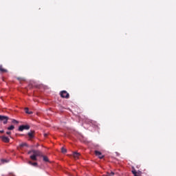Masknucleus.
Instances as JSON below:
<instances>
[{
  "mask_svg": "<svg viewBox=\"0 0 176 176\" xmlns=\"http://www.w3.org/2000/svg\"><path fill=\"white\" fill-rule=\"evenodd\" d=\"M33 153V155H30V159H32V160H37L36 157L37 156H40L42 157L43 156V153L41 151H38V150H32V151H29L28 153Z\"/></svg>",
  "mask_w": 176,
  "mask_h": 176,
  "instance_id": "1",
  "label": "nucleus"
},
{
  "mask_svg": "<svg viewBox=\"0 0 176 176\" xmlns=\"http://www.w3.org/2000/svg\"><path fill=\"white\" fill-rule=\"evenodd\" d=\"M60 96L63 98H66V99L69 98V94L67 93V91H60Z\"/></svg>",
  "mask_w": 176,
  "mask_h": 176,
  "instance_id": "2",
  "label": "nucleus"
},
{
  "mask_svg": "<svg viewBox=\"0 0 176 176\" xmlns=\"http://www.w3.org/2000/svg\"><path fill=\"white\" fill-rule=\"evenodd\" d=\"M30 126L29 125H21L18 128L19 131H23V130H30Z\"/></svg>",
  "mask_w": 176,
  "mask_h": 176,
  "instance_id": "3",
  "label": "nucleus"
},
{
  "mask_svg": "<svg viewBox=\"0 0 176 176\" xmlns=\"http://www.w3.org/2000/svg\"><path fill=\"white\" fill-rule=\"evenodd\" d=\"M8 120H9V117L8 116L0 115V121H3V123L5 124L8 123Z\"/></svg>",
  "mask_w": 176,
  "mask_h": 176,
  "instance_id": "4",
  "label": "nucleus"
},
{
  "mask_svg": "<svg viewBox=\"0 0 176 176\" xmlns=\"http://www.w3.org/2000/svg\"><path fill=\"white\" fill-rule=\"evenodd\" d=\"M35 131H30L29 133H28V136H29V139L32 140L35 137Z\"/></svg>",
  "mask_w": 176,
  "mask_h": 176,
  "instance_id": "5",
  "label": "nucleus"
},
{
  "mask_svg": "<svg viewBox=\"0 0 176 176\" xmlns=\"http://www.w3.org/2000/svg\"><path fill=\"white\" fill-rule=\"evenodd\" d=\"M94 153H95L96 156H98V157H99V159H103L104 155H102L101 152H100L98 151H95Z\"/></svg>",
  "mask_w": 176,
  "mask_h": 176,
  "instance_id": "6",
  "label": "nucleus"
},
{
  "mask_svg": "<svg viewBox=\"0 0 176 176\" xmlns=\"http://www.w3.org/2000/svg\"><path fill=\"white\" fill-rule=\"evenodd\" d=\"M80 157V153H77V152L73 153V157L74 160H78V159H79Z\"/></svg>",
  "mask_w": 176,
  "mask_h": 176,
  "instance_id": "7",
  "label": "nucleus"
},
{
  "mask_svg": "<svg viewBox=\"0 0 176 176\" xmlns=\"http://www.w3.org/2000/svg\"><path fill=\"white\" fill-rule=\"evenodd\" d=\"M2 140L3 141V142H6V143L10 142V139L6 136H3Z\"/></svg>",
  "mask_w": 176,
  "mask_h": 176,
  "instance_id": "8",
  "label": "nucleus"
},
{
  "mask_svg": "<svg viewBox=\"0 0 176 176\" xmlns=\"http://www.w3.org/2000/svg\"><path fill=\"white\" fill-rule=\"evenodd\" d=\"M8 72V70L6 69H3L2 65H0V73H6Z\"/></svg>",
  "mask_w": 176,
  "mask_h": 176,
  "instance_id": "9",
  "label": "nucleus"
},
{
  "mask_svg": "<svg viewBox=\"0 0 176 176\" xmlns=\"http://www.w3.org/2000/svg\"><path fill=\"white\" fill-rule=\"evenodd\" d=\"M41 157H43V160H44V162H50V160L47 156H45L43 155V156H41Z\"/></svg>",
  "mask_w": 176,
  "mask_h": 176,
  "instance_id": "10",
  "label": "nucleus"
},
{
  "mask_svg": "<svg viewBox=\"0 0 176 176\" xmlns=\"http://www.w3.org/2000/svg\"><path fill=\"white\" fill-rule=\"evenodd\" d=\"M20 148H24V146L28 147V144L27 143H22L19 144Z\"/></svg>",
  "mask_w": 176,
  "mask_h": 176,
  "instance_id": "11",
  "label": "nucleus"
},
{
  "mask_svg": "<svg viewBox=\"0 0 176 176\" xmlns=\"http://www.w3.org/2000/svg\"><path fill=\"white\" fill-rule=\"evenodd\" d=\"M25 112H26V113H28V114H32L33 113L32 111H29L28 108H25Z\"/></svg>",
  "mask_w": 176,
  "mask_h": 176,
  "instance_id": "12",
  "label": "nucleus"
},
{
  "mask_svg": "<svg viewBox=\"0 0 176 176\" xmlns=\"http://www.w3.org/2000/svg\"><path fill=\"white\" fill-rule=\"evenodd\" d=\"M29 164H31L32 166H38V163L37 162H32L31 161H29Z\"/></svg>",
  "mask_w": 176,
  "mask_h": 176,
  "instance_id": "13",
  "label": "nucleus"
},
{
  "mask_svg": "<svg viewBox=\"0 0 176 176\" xmlns=\"http://www.w3.org/2000/svg\"><path fill=\"white\" fill-rule=\"evenodd\" d=\"M8 130H14V126L11 125V126H8Z\"/></svg>",
  "mask_w": 176,
  "mask_h": 176,
  "instance_id": "14",
  "label": "nucleus"
},
{
  "mask_svg": "<svg viewBox=\"0 0 176 176\" xmlns=\"http://www.w3.org/2000/svg\"><path fill=\"white\" fill-rule=\"evenodd\" d=\"M61 152L62 153H67V149L65 148L64 147L61 148Z\"/></svg>",
  "mask_w": 176,
  "mask_h": 176,
  "instance_id": "15",
  "label": "nucleus"
},
{
  "mask_svg": "<svg viewBox=\"0 0 176 176\" xmlns=\"http://www.w3.org/2000/svg\"><path fill=\"white\" fill-rule=\"evenodd\" d=\"M108 176H114L115 173L113 172L107 173Z\"/></svg>",
  "mask_w": 176,
  "mask_h": 176,
  "instance_id": "16",
  "label": "nucleus"
},
{
  "mask_svg": "<svg viewBox=\"0 0 176 176\" xmlns=\"http://www.w3.org/2000/svg\"><path fill=\"white\" fill-rule=\"evenodd\" d=\"M12 123L14 124H19V121L14 120V119H12Z\"/></svg>",
  "mask_w": 176,
  "mask_h": 176,
  "instance_id": "17",
  "label": "nucleus"
},
{
  "mask_svg": "<svg viewBox=\"0 0 176 176\" xmlns=\"http://www.w3.org/2000/svg\"><path fill=\"white\" fill-rule=\"evenodd\" d=\"M132 173L133 175H137V171L135 170H132Z\"/></svg>",
  "mask_w": 176,
  "mask_h": 176,
  "instance_id": "18",
  "label": "nucleus"
},
{
  "mask_svg": "<svg viewBox=\"0 0 176 176\" xmlns=\"http://www.w3.org/2000/svg\"><path fill=\"white\" fill-rule=\"evenodd\" d=\"M1 162H2V163H7L8 162L6 160H1Z\"/></svg>",
  "mask_w": 176,
  "mask_h": 176,
  "instance_id": "19",
  "label": "nucleus"
},
{
  "mask_svg": "<svg viewBox=\"0 0 176 176\" xmlns=\"http://www.w3.org/2000/svg\"><path fill=\"white\" fill-rule=\"evenodd\" d=\"M6 134H8V135H10L11 132L10 131H8V132H6Z\"/></svg>",
  "mask_w": 176,
  "mask_h": 176,
  "instance_id": "20",
  "label": "nucleus"
},
{
  "mask_svg": "<svg viewBox=\"0 0 176 176\" xmlns=\"http://www.w3.org/2000/svg\"><path fill=\"white\" fill-rule=\"evenodd\" d=\"M0 133H1V134H3V133H4V131H3V130L0 131Z\"/></svg>",
  "mask_w": 176,
  "mask_h": 176,
  "instance_id": "21",
  "label": "nucleus"
},
{
  "mask_svg": "<svg viewBox=\"0 0 176 176\" xmlns=\"http://www.w3.org/2000/svg\"><path fill=\"white\" fill-rule=\"evenodd\" d=\"M47 134H44V136L47 137Z\"/></svg>",
  "mask_w": 176,
  "mask_h": 176,
  "instance_id": "22",
  "label": "nucleus"
},
{
  "mask_svg": "<svg viewBox=\"0 0 176 176\" xmlns=\"http://www.w3.org/2000/svg\"><path fill=\"white\" fill-rule=\"evenodd\" d=\"M134 176H140V175H138L136 174V175H135Z\"/></svg>",
  "mask_w": 176,
  "mask_h": 176,
  "instance_id": "23",
  "label": "nucleus"
},
{
  "mask_svg": "<svg viewBox=\"0 0 176 176\" xmlns=\"http://www.w3.org/2000/svg\"><path fill=\"white\" fill-rule=\"evenodd\" d=\"M21 78H18V80H20Z\"/></svg>",
  "mask_w": 176,
  "mask_h": 176,
  "instance_id": "24",
  "label": "nucleus"
}]
</instances>
